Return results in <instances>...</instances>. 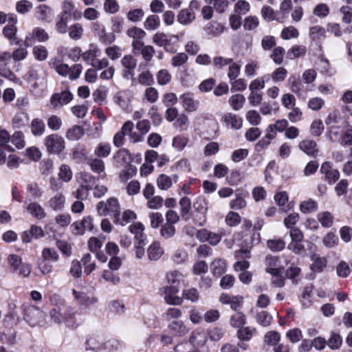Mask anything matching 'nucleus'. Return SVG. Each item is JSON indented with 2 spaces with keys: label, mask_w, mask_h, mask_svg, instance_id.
<instances>
[{
  "label": "nucleus",
  "mask_w": 352,
  "mask_h": 352,
  "mask_svg": "<svg viewBox=\"0 0 352 352\" xmlns=\"http://www.w3.org/2000/svg\"><path fill=\"white\" fill-rule=\"evenodd\" d=\"M245 102V98L243 95L236 94L229 98L228 103L234 111L241 109Z\"/></svg>",
  "instance_id": "34"
},
{
  "label": "nucleus",
  "mask_w": 352,
  "mask_h": 352,
  "mask_svg": "<svg viewBox=\"0 0 352 352\" xmlns=\"http://www.w3.org/2000/svg\"><path fill=\"white\" fill-rule=\"evenodd\" d=\"M34 58L38 61H44L48 56V51L45 46L36 45L32 49Z\"/></svg>",
  "instance_id": "53"
},
{
  "label": "nucleus",
  "mask_w": 352,
  "mask_h": 352,
  "mask_svg": "<svg viewBox=\"0 0 352 352\" xmlns=\"http://www.w3.org/2000/svg\"><path fill=\"white\" fill-rule=\"evenodd\" d=\"M195 14L190 10V8L182 9L177 14V20L183 25L191 24L195 20Z\"/></svg>",
  "instance_id": "20"
},
{
  "label": "nucleus",
  "mask_w": 352,
  "mask_h": 352,
  "mask_svg": "<svg viewBox=\"0 0 352 352\" xmlns=\"http://www.w3.org/2000/svg\"><path fill=\"white\" fill-rule=\"evenodd\" d=\"M333 216L328 211L321 212L317 214V219L324 228H330L333 224Z\"/></svg>",
  "instance_id": "39"
},
{
  "label": "nucleus",
  "mask_w": 352,
  "mask_h": 352,
  "mask_svg": "<svg viewBox=\"0 0 352 352\" xmlns=\"http://www.w3.org/2000/svg\"><path fill=\"white\" fill-rule=\"evenodd\" d=\"M96 210L100 216L113 217L115 222L118 220L120 207L116 198L111 197L107 201H101L96 206Z\"/></svg>",
  "instance_id": "2"
},
{
  "label": "nucleus",
  "mask_w": 352,
  "mask_h": 352,
  "mask_svg": "<svg viewBox=\"0 0 352 352\" xmlns=\"http://www.w3.org/2000/svg\"><path fill=\"white\" fill-rule=\"evenodd\" d=\"M168 329L175 336H184L188 332V329L182 320H174L168 325Z\"/></svg>",
  "instance_id": "30"
},
{
  "label": "nucleus",
  "mask_w": 352,
  "mask_h": 352,
  "mask_svg": "<svg viewBox=\"0 0 352 352\" xmlns=\"http://www.w3.org/2000/svg\"><path fill=\"white\" fill-rule=\"evenodd\" d=\"M207 341L206 336L203 332H194L190 338V342L195 348V350H203L207 349L206 343Z\"/></svg>",
  "instance_id": "18"
},
{
  "label": "nucleus",
  "mask_w": 352,
  "mask_h": 352,
  "mask_svg": "<svg viewBox=\"0 0 352 352\" xmlns=\"http://www.w3.org/2000/svg\"><path fill=\"white\" fill-rule=\"evenodd\" d=\"M31 132L35 136H41L45 131V125L44 122L38 118H34L32 120Z\"/></svg>",
  "instance_id": "38"
},
{
  "label": "nucleus",
  "mask_w": 352,
  "mask_h": 352,
  "mask_svg": "<svg viewBox=\"0 0 352 352\" xmlns=\"http://www.w3.org/2000/svg\"><path fill=\"white\" fill-rule=\"evenodd\" d=\"M339 239L338 236L331 232H328L322 239L323 245L328 248H332L336 246L338 243Z\"/></svg>",
  "instance_id": "60"
},
{
  "label": "nucleus",
  "mask_w": 352,
  "mask_h": 352,
  "mask_svg": "<svg viewBox=\"0 0 352 352\" xmlns=\"http://www.w3.org/2000/svg\"><path fill=\"white\" fill-rule=\"evenodd\" d=\"M299 210L303 214L314 213L318 210V203L312 199H308L300 204Z\"/></svg>",
  "instance_id": "32"
},
{
  "label": "nucleus",
  "mask_w": 352,
  "mask_h": 352,
  "mask_svg": "<svg viewBox=\"0 0 352 352\" xmlns=\"http://www.w3.org/2000/svg\"><path fill=\"white\" fill-rule=\"evenodd\" d=\"M44 144L47 151L50 153L58 154L65 148L64 139L58 134L47 135L44 140Z\"/></svg>",
  "instance_id": "5"
},
{
  "label": "nucleus",
  "mask_w": 352,
  "mask_h": 352,
  "mask_svg": "<svg viewBox=\"0 0 352 352\" xmlns=\"http://www.w3.org/2000/svg\"><path fill=\"white\" fill-rule=\"evenodd\" d=\"M278 258L274 256H268L266 257V272L271 274H277L282 273V268L279 267Z\"/></svg>",
  "instance_id": "25"
},
{
  "label": "nucleus",
  "mask_w": 352,
  "mask_h": 352,
  "mask_svg": "<svg viewBox=\"0 0 352 352\" xmlns=\"http://www.w3.org/2000/svg\"><path fill=\"white\" fill-rule=\"evenodd\" d=\"M160 26V19L156 14L148 15L144 22V28L148 31L156 30Z\"/></svg>",
  "instance_id": "35"
},
{
  "label": "nucleus",
  "mask_w": 352,
  "mask_h": 352,
  "mask_svg": "<svg viewBox=\"0 0 352 352\" xmlns=\"http://www.w3.org/2000/svg\"><path fill=\"white\" fill-rule=\"evenodd\" d=\"M129 230L134 234V238L136 241H138V243H144L146 239V235L144 232V225L140 222H136L133 224H131L129 227Z\"/></svg>",
  "instance_id": "24"
},
{
  "label": "nucleus",
  "mask_w": 352,
  "mask_h": 352,
  "mask_svg": "<svg viewBox=\"0 0 352 352\" xmlns=\"http://www.w3.org/2000/svg\"><path fill=\"white\" fill-rule=\"evenodd\" d=\"M103 340L98 336L93 335L89 336L85 342L86 350L98 351L102 349Z\"/></svg>",
  "instance_id": "31"
},
{
  "label": "nucleus",
  "mask_w": 352,
  "mask_h": 352,
  "mask_svg": "<svg viewBox=\"0 0 352 352\" xmlns=\"http://www.w3.org/2000/svg\"><path fill=\"white\" fill-rule=\"evenodd\" d=\"M245 118L250 124L257 126L261 122V117L256 110H249L246 112Z\"/></svg>",
  "instance_id": "58"
},
{
  "label": "nucleus",
  "mask_w": 352,
  "mask_h": 352,
  "mask_svg": "<svg viewBox=\"0 0 352 352\" xmlns=\"http://www.w3.org/2000/svg\"><path fill=\"white\" fill-rule=\"evenodd\" d=\"M131 130L130 123H124L120 131H118L113 136V142L115 146L121 147L124 145L125 141L126 131Z\"/></svg>",
  "instance_id": "22"
},
{
  "label": "nucleus",
  "mask_w": 352,
  "mask_h": 352,
  "mask_svg": "<svg viewBox=\"0 0 352 352\" xmlns=\"http://www.w3.org/2000/svg\"><path fill=\"white\" fill-rule=\"evenodd\" d=\"M285 241L280 238H274L267 241V247L272 252H280L285 248Z\"/></svg>",
  "instance_id": "46"
},
{
  "label": "nucleus",
  "mask_w": 352,
  "mask_h": 352,
  "mask_svg": "<svg viewBox=\"0 0 352 352\" xmlns=\"http://www.w3.org/2000/svg\"><path fill=\"white\" fill-rule=\"evenodd\" d=\"M210 267L212 274L217 277L224 274L226 271V262L221 259H215L211 263Z\"/></svg>",
  "instance_id": "43"
},
{
  "label": "nucleus",
  "mask_w": 352,
  "mask_h": 352,
  "mask_svg": "<svg viewBox=\"0 0 352 352\" xmlns=\"http://www.w3.org/2000/svg\"><path fill=\"white\" fill-rule=\"evenodd\" d=\"M250 10V4L245 0H238L234 6V13L245 15Z\"/></svg>",
  "instance_id": "47"
},
{
  "label": "nucleus",
  "mask_w": 352,
  "mask_h": 352,
  "mask_svg": "<svg viewBox=\"0 0 352 352\" xmlns=\"http://www.w3.org/2000/svg\"><path fill=\"white\" fill-rule=\"evenodd\" d=\"M177 179L178 176L177 175L170 177L166 174H161L157 179V186L160 190H168L172 187L173 183L177 182Z\"/></svg>",
  "instance_id": "15"
},
{
  "label": "nucleus",
  "mask_w": 352,
  "mask_h": 352,
  "mask_svg": "<svg viewBox=\"0 0 352 352\" xmlns=\"http://www.w3.org/2000/svg\"><path fill=\"white\" fill-rule=\"evenodd\" d=\"M49 39V35L46 31L39 27L33 29L31 33H30L25 37L24 41V45L29 47L32 45L33 41L36 40L38 42H45Z\"/></svg>",
  "instance_id": "9"
},
{
  "label": "nucleus",
  "mask_w": 352,
  "mask_h": 352,
  "mask_svg": "<svg viewBox=\"0 0 352 352\" xmlns=\"http://www.w3.org/2000/svg\"><path fill=\"white\" fill-rule=\"evenodd\" d=\"M189 142L188 137L184 135H177L173 138L172 146L177 151H182Z\"/></svg>",
  "instance_id": "41"
},
{
  "label": "nucleus",
  "mask_w": 352,
  "mask_h": 352,
  "mask_svg": "<svg viewBox=\"0 0 352 352\" xmlns=\"http://www.w3.org/2000/svg\"><path fill=\"white\" fill-rule=\"evenodd\" d=\"M163 254L164 249L158 241H153L147 250L148 257L151 261L158 260Z\"/></svg>",
  "instance_id": "26"
},
{
  "label": "nucleus",
  "mask_w": 352,
  "mask_h": 352,
  "mask_svg": "<svg viewBox=\"0 0 352 352\" xmlns=\"http://www.w3.org/2000/svg\"><path fill=\"white\" fill-rule=\"evenodd\" d=\"M69 37L74 41H78L82 38L84 34V28L81 23H76L71 25L68 29Z\"/></svg>",
  "instance_id": "29"
},
{
  "label": "nucleus",
  "mask_w": 352,
  "mask_h": 352,
  "mask_svg": "<svg viewBox=\"0 0 352 352\" xmlns=\"http://www.w3.org/2000/svg\"><path fill=\"white\" fill-rule=\"evenodd\" d=\"M298 30L294 26H288L283 29L280 36L284 40H289L290 38H295L298 37Z\"/></svg>",
  "instance_id": "61"
},
{
  "label": "nucleus",
  "mask_w": 352,
  "mask_h": 352,
  "mask_svg": "<svg viewBox=\"0 0 352 352\" xmlns=\"http://www.w3.org/2000/svg\"><path fill=\"white\" fill-rule=\"evenodd\" d=\"M156 78L160 85H166L170 82L172 76L168 70L162 69L157 72Z\"/></svg>",
  "instance_id": "49"
},
{
  "label": "nucleus",
  "mask_w": 352,
  "mask_h": 352,
  "mask_svg": "<svg viewBox=\"0 0 352 352\" xmlns=\"http://www.w3.org/2000/svg\"><path fill=\"white\" fill-rule=\"evenodd\" d=\"M309 34L311 39L318 41L325 38L326 30L322 26L315 25L309 28Z\"/></svg>",
  "instance_id": "45"
},
{
  "label": "nucleus",
  "mask_w": 352,
  "mask_h": 352,
  "mask_svg": "<svg viewBox=\"0 0 352 352\" xmlns=\"http://www.w3.org/2000/svg\"><path fill=\"white\" fill-rule=\"evenodd\" d=\"M58 177L63 182L67 183L70 182L73 177V173L70 166L67 164L60 165Z\"/></svg>",
  "instance_id": "42"
},
{
  "label": "nucleus",
  "mask_w": 352,
  "mask_h": 352,
  "mask_svg": "<svg viewBox=\"0 0 352 352\" xmlns=\"http://www.w3.org/2000/svg\"><path fill=\"white\" fill-rule=\"evenodd\" d=\"M274 200L283 212H285L290 210L291 207L287 204L288 202V195L286 192L282 191L276 193Z\"/></svg>",
  "instance_id": "40"
},
{
  "label": "nucleus",
  "mask_w": 352,
  "mask_h": 352,
  "mask_svg": "<svg viewBox=\"0 0 352 352\" xmlns=\"http://www.w3.org/2000/svg\"><path fill=\"white\" fill-rule=\"evenodd\" d=\"M162 292L164 301L172 305H180L183 302V298L178 296L179 287L177 285H168L162 287Z\"/></svg>",
  "instance_id": "6"
},
{
  "label": "nucleus",
  "mask_w": 352,
  "mask_h": 352,
  "mask_svg": "<svg viewBox=\"0 0 352 352\" xmlns=\"http://www.w3.org/2000/svg\"><path fill=\"white\" fill-rule=\"evenodd\" d=\"M24 319L32 327L45 324V314L39 308L32 305H24Z\"/></svg>",
  "instance_id": "3"
},
{
  "label": "nucleus",
  "mask_w": 352,
  "mask_h": 352,
  "mask_svg": "<svg viewBox=\"0 0 352 352\" xmlns=\"http://www.w3.org/2000/svg\"><path fill=\"white\" fill-rule=\"evenodd\" d=\"M50 302L55 306L50 311L51 320L54 323L59 324L74 318L76 313L75 309L72 307L65 306L64 300L58 296L56 294L52 295L50 297Z\"/></svg>",
  "instance_id": "1"
},
{
  "label": "nucleus",
  "mask_w": 352,
  "mask_h": 352,
  "mask_svg": "<svg viewBox=\"0 0 352 352\" xmlns=\"http://www.w3.org/2000/svg\"><path fill=\"white\" fill-rule=\"evenodd\" d=\"M179 99L185 111L188 112L195 111L199 107V101L194 98L191 93L182 94Z\"/></svg>",
  "instance_id": "14"
},
{
  "label": "nucleus",
  "mask_w": 352,
  "mask_h": 352,
  "mask_svg": "<svg viewBox=\"0 0 352 352\" xmlns=\"http://www.w3.org/2000/svg\"><path fill=\"white\" fill-rule=\"evenodd\" d=\"M329 7L324 3L317 4L313 10V14L319 18H325L329 15Z\"/></svg>",
  "instance_id": "55"
},
{
  "label": "nucleus",
  "mask_w": 352,
  "mask_h": 352,
  "mask_svg": "<svg viewBox=\"0 0 352 352\" xmlns=\"http://www.w3.org/2000/svg\"><path fill=\"white\" fill-rule=\"evenodd\" d=\"M280 340V335L275 331H270L265 333L263 338L264 342L268 346H274Z\"/></svg>",
  "instance_id": "51"
},
{
  "label": "nucleus",
  "mask_w": 352,
  "mask_h": 352,
  "mask_svg": "<svg viewBox=\"0 0 352 352\" xmlns=\"http://www.w3.org/2000/svg\"><path fill=\"white\" fill-rule=\"evenodd\" d=\"M177 35H167L166 34L157 32L152 37V41L159 47H163L166 52L173 53L172 45L178 41Z\"/></svg>",
  "instance_id": "4"
},
{
  "label": "nucleus",
  "mask_w": 352,
  "mask_h": 352,
  "mask_svg": "<svg viewBox=\"0 0 352 352\" xmlns=\"http://www.w3.org/2000/svg\"><path fill=\"white\" fill-rule=\"evenodd\" d=\"M97 35L100 41L104 43H111L115 39L116 36L113 33H107L104 27L98 30Z\"/></svg>",
  "instance_id": "59"
},
{
  "label": "nucleus",
  "mask_w": 352,
  "mask_h": 352,
  "mask_svg": "<svg viewBox=\"0 0 352 352\" xmlns=\"http://www.w3.org/2000/svg\"><path fill=\"white\" fill-rule=\"evenodd\" d=\"M144 16V12L142 8L130 10L126 14V18L129 21L138 23L142 21Z\"/></svg>",
  "instance_id": "52"
},
{
  "label": "nucleus",
  "mask_w": 352,
  "mask_h": 352,
  "mask_svg": "<svg viewBox=\"0 0 352 352\" xmlns=\"http://www.w3.org/2000/svg\"><path fill=\"white\" fill-rule=\"evenodd\" d=\"M73 99V94L69 91H63L52 95L50 105L53 109H60L69 104Z\"/></svg>",
  "instance_id": "7"
},
{
  "label": "nucleus",
  "mask_w": 352,
  "mask_h": 352,
  "mask_svg": "<svg viewBox=\"0 0 352 352\" xmlns=\"http://www.w3.org/2000/svg\"><path fill=\"white\" fill-rule=\"evenodd\" d=\"M224 26L217 21H212L208 23L205 28L206 33L212 36H219L224 32Z\"/></svg>",
  "instance_id": "36"
},
{
  "label": "nucleus",
  "mask_w": 352,
  "mask_h": 352,
  "mask_svg": "<svg viewBox=\"0 0 352 352\" xmlns=\"http://www.w3.org/2000/svg\"><path fill=\"white\" fill-rule=\"evenodd\" d=\"M89 165L91 170L98 174L104 173L105 165L103 160L99 158H94L89 160Z\"/></svg>",
  "instance_id": "50"
},
{
  "label": "nucleus",
  "mask_w": 352,
  "mask_h": 352,
  "mask_svg": "<svg viewBox=\"0 0 352 352\" xmlns=\"http://www.w3.org/2000/svg\"><path fill=\"white\" fill-rule=\"evenodd\" d=\"M11 142L17 149H22L25 146L24 135L21 131H15L10 137Z\"/></svg>",
  "instance_id": "54"
},
{
  "label": "nucleus",
  "mask_w": 352,
  "mask_h": 352,
  "mask_svg": "<svg viewBox=\"0 0 352 352\" xmlns=\"http://www.w3.org/2000/svg\"><path fill=\"white\" fill-rule=\"evenodd\" d=\"M82 262L85 267V273L90 274L96 269V263L89 254H85L82 258Z\"/></svg>",
  "instance_id": "56"
},
{
  "label": "nucleus",
  "mask_w": 352,
  "mask_h": 352,
  "mask_svg": "<svg viewBox=\"0 0 352 352\" xmlns=\"http://www.w3.org/2000/svg\"><path fill=\"white\" fill-rule=\"evenodd\" d=\"M299 148L310 156H315L318 153L317 144L312 140H305L298 144Z\"/></svg>",
  "instance_id": "23"
},
{
  "label": "nucleus",
  "mask_w": 352,
  "mask_h": 352,
  "mask_svg": "<svg viewBox=\"0 0 352 352\" xmlns=\"http://www.w3.org/2000/svg\"><path fill=\"white\" fill-rule=\"evenodd\" d=\"M126 34L133 38L131 46L133 48L136 43H144L142 40L146 36V32L144 30L135 26L129 28L126 31Z\"/></svg>",
  "instance_id": "21"
},
{
  "label": "nucleus",
  "mask_w": 352,
  "mask_h": 352,
  "mask_svg": "<svg viewBox=\"0 0 352 352\" xmlns=\"http://www.w3.org/2000/svg\"><path fill=\"white\" fill-rule=\"evenodd\" d=\"M83 135L84 130L82 127L74 125L67 131L65 136L68 140L74 141L80 139Z\"/></svg>",
  "instance_id": "44"
},
{
  "label": "nucleus",
  "mask_w": 352,
  "mask_h": 352,
  "mask_svg": "<svg viewBox=\"0 0 352 352\" xmlns=\"http://www.w3.org/2000/svg\"><path fill=\"white\" fill-rule=\"evenodd\" d=\"M60 15L70 16L73 20H79L82 17V13L76 8L72 1L65 0L62 4V12Z\"/></svg>",
  "instance_id": "11"
},
{
  "label": "nucleus",
  "mask_w": 352,
  "mask_h": 352,
  "mask_svg": "<svg viewBox=\"0 0 352 352\" xmlns=\"http://www.w3.org/2000/svg\"><path fill=\"white\" fill-rule=\"evenodd\" d=\"M74 299L81 305L89 307L98 302V298L95 296H87L85 293L77 292L76 289L72 290Z\"/></svg>",
  "instance_id": "17"
},
{
  "label": "nucleus",
  "mask_w": 352,
  "mask_h": 352,
  "mask_svg": "<svg viewBox=\"0 0 352 352\" xmlns=\"http://www.w3.org/2000/svg\"><path fill=\"white\" fill-rule=\"evenodd\" d=\"M66 199L61 192H57L54 196L50 198L48 205L50 208L54 211H60L64 210Z\"/></svg>",
  "instance_id": "19"
},
{
  "label": "nucleus",
  "mask_w": 352,
  "mask_h": 352,
  "mask_svg": "<svg viewBox=\"0 0 352 352\" xmlns=\"http://www.w3.org/2000/svg\"><path fill=\"white\" fill-rule=\"evenodd\" d=\"M20 316L17 311L16 300L10 299L8 302V311L5 316V320L12 324H16L20 321Z\"/></svg>",
  "instance_id": "13"
},
{
  "label": "nucleus",
  "mask_w": 352,
  "mask_h": 352,
  "mask_svg": "<svg viewBox=\"0 0 352 352\" xmlns=\"http://www.w3.org/2000/svg\"><path fill=\"white\" fill-rule=\"evenodd\" d=\"M188 56L184 52H179L174 55L171 58V65L174 67H178L187 63Z\"/></svg>",
  "instance_id": "62"
},
{
  "label": "nucleus",
  "mask_w": 352,
  "mask_h": 352,
  "mask_svg": "<svg viewBox=\"0 0 352 352\" xmlns=\"http://www.w3.org/2000/svg\"><path fill=\"white\" fill-rule=\"evenodd\" d=\"M111 152V148L108 143H100L94 150V154L99 157H107Z\"/></svg>",
  "instance_id": "57"
},
{
  "label": "nucleus",
  "mask_w": 352,
  "mask_h": 352,
  "mask_svg": "<svg viewBox=\"0 0 352 352\" xmlns=\"http://www.w3.org/2000/svg\"><path fill=\"white\" fill-rule=\"evenodd\" d=\"M246 323V316L241 311H237L231 316L230 319V324L235 329L243 327Z\"/></svg>",
  "instance_id": "37"
},
{
  "label": "nucleus",
  "mask_w": 352,
  "mask_h": 352,
  "mask_svg": "<svg viewBox=\"0 0 352 352\" xmlns=\"http://www.w3.org/2000/svg\"><path fill=\"white\" fill-rule=\"evenodd\" d=\"M254 331V328L250 327H241L237 331V337L240 340L248 341L252 337Z\"/></svg>",
  "instance_id": "63"
},
{
  "label": "nucleus",
  "mask_w": 352,
  "mask_h": 352,
  "mask_svg": "<svg viewBox=\"0 0 352 352\" xmlns=\"http://www.w3.org/2000/svg\"><path fill=\"white\" fill-rule=\"evenodd\" d=\"M221 120L226 126L232 129L239 130L243 126V118L239 115L230 112L225 113Z\"/></svg>",
  "instance_id": "12"
},
{
  "label": "nucleus",
  "mask_w": 352,
  "mask_h": 352,
  "mask_svg": "<svg viewBox=\"0 0 352 352\" xmlns=\"http://www.w3.org/2000/svg\"><path fill=\"white\" fill-rule=\"evenodd\" d=\"M134 54H141L146 62H150L155 52V48L150 45H145L144 43H136L135 47L132 48Z\"/></svg>",
  "instance_id": "10"
},
{
  "label": "nucleus",
  "mask_w": 352,
  "mask_h": 352,
  "mask_svg": "<svg viewBox=\"0 0 352 352\" xmlns=\"http://www.w3.org/2000/svg\"><path fill=\"white\" fill-rule=\"evenodd\" d=\"M131 79L133 85L140 84L144 86H150L154 82L153 74L148 69L140 72L136 78L133 76Z\"/></svg>",
  "instance_id": "16"
},
{
  "label": "nucleus",
  "mask_w": 352,
  "mask_h": 352,
  "mask_svg": "<svg viewBox=\"0 0 352 352\" xmlns=\"http://www.w3.org/2000/svg\"><path fill=\"white\" fill-rule=\"evenodd\" d=\"M287 75V70L284 67L276 68L272 74L271 78L274 82H283Z\"/></svg>",
  "instance_id": "64"
},
{
  "label": "nucleus",
  "mask_w": 352,
  "mask_h": 352,
  "mask_svg": "<svg viewBox=\"0 0 352 352\" xmlns=\"http://www.w3.org/2000/svg\"><path fill=\"white\" fill-rule=\"evenodd\" d=\"M137 62L136 58L131 54L125 55L122 58L120 63L123 67L122 75L124 78H133L135 74V69L137 67Z\"/></svg>",
  "instance_id": "8"
},
{
  "label": "nucleus",
  "mask_w": 352,
  "mask_h": 352,
  "mask_svg": "<svg viewBox=\"0 0 352 352\" xmlns=\"http://www.w3.org/2000/svg\"><path fill=\"white\" fill-rule=\"evenodd\" d=\"M26 210L33 217L38 219H43L46 216L44 208L37 202H31L28 204Z\"/></svg>",
  "instance_id": "27"
},
{
  "label": "nucleus",
  "mask_w": 352,
  "mask_h": 352,
  "mask_svg": "<svg viewBox=\"0 0 352 352\" xmlns=\"http://www.w3.org/2000/svg\"><path fill=\"white\" fill-rule=\"evenodd\" d=\"M113 158L119 166L126 167L131 163L130 153L125 149H121L116 152Z\"/></svg>",
  "instance_id": "28"
},
{
  "label": "nucleus",
  "mask_w": 352,
  "mask_h": 352,
  "mask_svg": "<svg viewBox=\"0 0 352 352\" xmlns=\"http://www.w3.org/2000/svg\"><path fill=\"white\" fill-rule=\"evenodd\" d=\"M27 121V115L23 112H18L14 116L12 120V127L14 129L22 128L26 125Z\"/></svg>",
  "instance_id": "48"
},
{
  "label": "nucleus",
  "mask_w": 352,
  "mask_h": 352,
  "mask_svg": "<svg viewBox=\"0 0 352 352\" xmlns=\"http://www.w3.org/2000/svg\"><path fill=\"white\" fill-rule=\"evenodd\" d=\"M16 27L14 24L7 25L3 29V34L9 40L10 45H18L19 43L16 37Z\"/></svg>",
  "instance_id": "33"
}]
</instances>
